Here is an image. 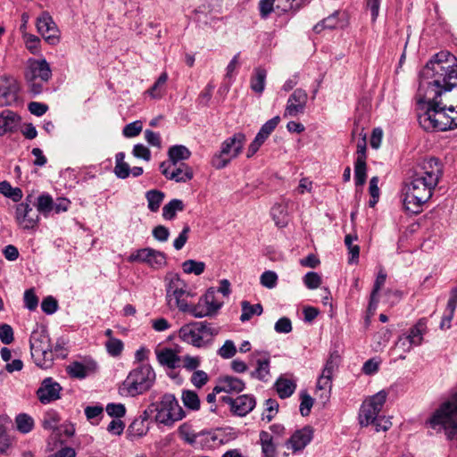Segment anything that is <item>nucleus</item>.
<instances>
[{
  "label": "nucleus",
  "instance_id": "nucleus-1",
  "mask_svg": "<svg viewBox=\"0 0 457 457\" xmlns=\"http://www.w3.org/2000/svg\"><path fill=\"white\" fill-rule=\"evenodd\" d=\"M418 121L426 131L457 129V58L448 51L433 55L420 72Z\"/></svg>",
  "mask_w": 457,
  "mask_h": 457
},
{
  "label": "nucleus",
  "instance_id": "nucleus-2",
  "mask_svg": "<svg viewBox=\"0 0 457 457\" xmlns=\"http://www.w3.org/2000/svg\"><path fill=\"white\" fill-rule=\"evenodd\" d=\"M426 424L436 431H444L446 439L457 447V393L440 404Z\"/></svg>",
  "mask_w": 457,
  "mask_h": 457
},
{
  "label": "nucleus",
  "instance_id": "nucleus-3",
  "mask_svg": "<svg viewBox=\"0 0 457 457\" xmlns=\"http://www.w3.org/2000/svg\"><path fill=\"white\" fill-rule=\"evenodd\" d=\"M156 396L155 391L151 393V403L147 407L151 415L155 413L154 420L156 423L172 427L175 422L185 418L186 412L173 394L166 393L159 400H156Z\"/></svg>",
  "mask_w": 457,
  "mask_h": 457
},
{
  "label": "nucleus",
  "instance_id": "nucleus-4",
  "mask_svg": "<svg viewBox=\"0 0 457 457\" xmlns=\"http://www.w3.org/2000/svg\"><path fill=\"white\" fill-rule=\"evenodd\" d=\"M156 374L148 363H141L129 371L120 390L126 396L135 397L149 391L155 383Z\"/></svg>",
  "mask_w": 457,
  "mask_h": 457
},
{
  "label": "nucleus",
  "instance_id": "nucleus-5",
  "mask_svg": "<svg viewBox=\"0 0 457 457\" xmlns=\"http://www.w3.org/2000/svg\"><path fill=\"white\" fill-rule=\"evenodd\" d=\"M435 188L425 184L415 177H411L403 187V206L407 212L418 214L422 212V206L432 196Z\"/></svg>",
  "mask_w": 457,
  "mask_h": 457
},
{
  "label": "nucleus",
  "instance_id": "nucleus-6",
  "mask_svg": "<svg viewBox=\"0 0 457 457\" xmlns=\"http://www.w3.org/2000/svg\"><path fill=\"white\" fill-rule=\"evenodd\" d=\"M218 333L219 329L207 321H198L182 326L179 337L182 341L200 348L208 345Z\"/></svg>",
  "mask_w": 457,
  "mask_h": 457
},
{
  "label": "nucleus",
  "instance_id": "nucleus-7",
  "mask_svg": "<svg viewBox=\"0 0 457 457\" xmlns=\"http://www.w3.org/2000/svg\"><path fill=\"white\" fill-rule=\"evenodd\" d=\"M29 345L31 357L36 365L43 369L50 368L54 357L47 331L45 328L33 330L29 337Z\"/></svg>",
  "mask_w": 457,
  "mask_h": 457
},
{
  "label": "nucleus",
  "instance_id": "nucleus-8",
  "mask_svg": "<svg viewBox=\"0 0 457 457\" xmlns=\"http://www.w3.org/2000/svg\"><path fill=\"white\" fill-rule=\"evenodd\" d=\"M166 298L170 308H178L186 312L188 310L187 298L193 295L186 289L187 285L177 273L167 275Z\"/></svg>",
  "mask_w": 457,
  "mask_h": 457
},
{
  "label": "nucleus",
  "instance_id": "nucleus-9",
  "mask_svg": "<svg viewBox=\"0 0 457 457\" xmlns=\"http://www.w3.org/2000/svg\"><path fill=\"white\" fill-rule=\"evenodd\" d=\"M245 142V136L241 132L228 137L221 144L220 150L213 154L211 161L212 167L217 170L225 168L233 158L237 157L242 152Z\"/></svg>",
  "mask_w": 457,
  "mask_h": 457
},
{
  "label": "nucleus",
  "instance_id": "nucleus-10",
  "mask_svg": "<svg viewBox=\"0 0 457 457\" xmlns=\"http://www.w3.org/2000/svg\"><path fill=\"white\" fill-rule=\"evenodd\" d=\"M443 164L440 160L436 157H428L418 162L412 176L436 188L443 176Z\"/></svg>",
  "mask_w": 457,
  "mask_h": 457
},
{
  "label": "nucleus",
  "instance_id": "nucleus-11",
  "mask_svg": "<svg viewBox=\"0 0 457 457\" xmlns=\"http://www.w3.org/2000/svg\"><path fill=\"white\" fill-rule=\"evenodd\" d=\"M386 400V393L382 390L362 403L359 413V423L361 427H368L377 422Z\"/></svg>",
  "mask_w": 457,
  "mask_h": 457
},
{
  "label": "nucleus",
  "instance_id": "nucleus-12",
  "mask_svg": "<svg viewBox=\"0 0 457 457\" xmlns=\"http://www.w3.org/2000/svg\"><path fill=\"white\" fill-rule=\"evenodd\" d=\"M129 262H143L152 269L159 270L167 265V256L163 252L145 247L136 250L129 257Z\"/></svg>",
  "mask_w": 457,
  "mask_h": 457
},
{
  "label": "nucleus",
  "instance_id": "nucleus-13",
  "mask_svg": "<svg viewBox=\"0 0 457 457\" xmlns=\"http://www.w3.org/2000/svg\"><path fill=\"white\" fill-rule=\"evenodd\" d=\"M220 401L229 405L233 415L239 417L247 415L256 404L255 398L251 395H242L237 398L224 395L220 397Z\"/></svg>",
  "mask_w": 457,
  "mask_h": 457
},
{
  "label": "nucleus",
  "instance_id": "nucleus-14",
  "mask_svg": "<svg viewBox=\"0 0 457 457\" xmlns=\"http://www.w3.org/2000/svg\"><path fill=\"white\" fill-rule=\"evenodd\" d=\"M20 86L12 77H0V106H11L19 102Z\"/></svg>",
  "mask_w": 457,
  "mask_h": 457
},
{
  "label": "nucleus",
  "instance_id": "nucleus-15",
  "mask_svg": "<svg viewBox=\"0 0 457 457\" xmlns=\"http://www.w3.org/2000/svg\"><path fill=\"white\" fill-rule=\"evenodd\" d=\"M179 433L180 437L190 445H194L196 443L197 437H202L201 444L207 447H214L222 442V440H219L217 435L212 432H202L196 435L190 430L187 424H183L179 427Z\"/></svg>",
  "mask_w": 457,
  "mask_h": 457
},
{
  "label": "nucleus",
  "instance_id": "nucleus-16",
  "mask_svg": "<svg viewBox=\"0 0 457 457\" xmlns=\"http://www.w3.org/2000/svg\"><path fill=\"white\" fill-rule=\"evenodd\" d=\"M62 387L53 378L48 377L42 380L37 390V396L43 404H47L61 398Z\"/></svg>",
  "mask_w": 457,
  "mask_h": 457
},
{
  "label": "nucleus",
  "instance_id": "nucleus-17",
  "mask_svg": "<svg viewBox=\"0 0 457 457\" xmlns=\"http://www.w3.org/2000/svg\"><path fill=\"white\" fill-rule=\"evenodd\" d=\"M171 165L168 162H162L159 166L160 171L167 179L174 180L178 183H185L193 179V170L187 164L180 162L176 169L170 171Z\"/></svg>",
  "mask_w": 457,
  "mask_h": 457
},
{
  "label": "nucleus",
  "instance_id": "nucleus-18",
  "mask_svg": "<svg viewBox=\"0 0 457 457\" xmlns=\"http://www.w3.org/2000/svg\"><path fill=\"white\" fill-rule=\"evenodd\" d=\"M37 29L48 44L54 46L59 43V29L48 13H43L37 18Z\"/></svg>",
  "mask_w": 457,
  "mask_h": 457
},
{
  "label": "nucleus",
  "instance_id": "nucleus-19",
  "mask_svg": "<svg viewBox=\"0 0 457 457\" xmlns=\"http://www.w3.org/2000/svg\"><path fill=\"white\" fill-rule=\"evenodd\" d=\"M279 121H280V117L275 116L272 119L266 121L262 126L259 132L257 133L254 139L250 144V145L247 149V153H246L247 158H251L253 155H254L257 153V151L260 149L262 145L265 142V140L269 137V136L277 128Z\"/></svg>",
  "mask_w": 457,
  "mask_h": 457
},
{
  "label": "nucleus",
  "instance_id": "nucleus-20",
  "mask_svg": "<svg viewBox=\"0 0 457 457\" xmlns=\"http://www.w3.org/2000/svg\"><path fill=\"white\" fill-rule=\"evenodd\" d=\"M52 77V71L46 59L32 60L29 62L25 78L27 80L39 79L41 82H47Z\"/></svg>",
  "mask_w": 457,
  "mask_h": 457
},
{
  "label": "nucleus",
  "instance_id": "nucleus-21",
  "mask_svg": "<svg viewBox=\"0 0 457 457\" xmlns=\"http://www.w3.org/2000/svg\"><path fill=\"white\" fill-rule=\"evenodd\" d=\"M97 369V363L93 360L85 362L75 361L66 367V372L72 378L84 379L96 373Z\"/></svg>",
  "mask_w": 457,
  "mask_h": 457
},
{
  "label": "nucleus",
  "instance_id": "nucleus-22",
  "mask_svg": "<svg viewBox=\"0 0 457 457\" xmlns=\"http://www.w3.org/2000/svg\"><path fill=\"white\" fill-rule=\"evenodd\" d=\"M313 429L310 426H305L293 433L287 440V445H290L294 453L302 452L312 440Z\"/></svg>",
  "mask_w": 457,
  "mask_h": 457
},
{
  "label": "nucleus",
  "instance_id": "nucleus-23",
  "mask_svg": "<svg viewBox=\"0 0 457 457\" xmlns=\"http://www.w3.org/2000/svg\"><path fill=\"white\" fill-rule=\"evenodd\" d=\"M307 101V93L301 88L295 89L287 98V115L297 116L303 113Z\"/></svg>",
  "mask_w": 457,
  "mask_h": 457
},
{
  "label": "nucleus",
  "instance_id": "nucleus-24",
  "mask_svg": "<svg viewBox=\"0 0 457 457\" xmlns=\"http://www.w3.org/2000/svg\"><path fill=\"white\" fill-rule=\"evenodd\" d=\"M151 413L147 408L136 418L128 428V434L131 437H141L149 430V418Z\"/></svg>",
  "mask_w": 457,
  "mask_h": 457
},
{
  "label": "nucleus",
  "instance_id": "nucleus-25",
  "mask_svg": "<svg viewBox=\"0 0 457 457\" xmlns=\"http://www.w3.org/2000/svg\"><path fill=\"white\" fill-rule=\"evenodd\" d=\"M156 359L160 365L174 370L179 367L181 361L180 356L177 352L169 347L155 350Z\"/></svg>",
  "mask_w": 457,
  "mask_h": 457
},
{
  "label": "nucleus",
  "instance_id": "nucleus-26",
  "mask_svg": "<svg viewBox=\"0 0 457 457\" xmlns=\"http://www.w3.org/2000/svg\"><path fill=\"white\" fill-rule=\"evenodd\" d=\"M245 387L243 380L235 377L226 376L220 379L219 384L214 386V391L233 394L242 392Z\"/></svg>",
  "mask_w": 457,
  "mask_h": 457
},
{
  "label": "nucleus",
  "instance_id": "nucleus-27",
  "mask_svg": "<svg viewBox=\"0 0 457 457\" xmlns=\"http://www.w3.org/2000/svg\"><path fill=\"white\" fill-rule=\"evenodd\" d=\"M20 117L11 110H4L0 113V137L15 131L20 123Z\"/></svg>",
  "mask_w": 457,
  "mask_h": 457
},
{
  "label": "nucleus",
  "instance_id": "nucleus-28",
  "mask_svg": "<svg viewBox=\"0 0 457 457\" xmlns=\"http://www.w3.org/2000/svg\"><path fill=\"white\" fill-rule=\"evenodd\" d=\"M457 307V287H453L450 291V297L447 302L445 311L443 314L439 328L443 330L451 328L452 320Z\"/></svg>",
  "mask_w": 457,
  "mask_h": 457
},
{
  "label": "nucleus",
  "instance_id": "nucleus-29",
  "mask_svg": "<svg viewBox=\"0 0 457 457\" xmlns=\"http://www.w3.org/2000/svg\"><path fill=\"white\" fill-rule=\"evenodd\" d=\"M260 442L264 457H277V445L279 444L278 436L262 430L260 432Z\"/></svg>",
  "mask_w": 457,
  "mask_h": 457
},
{
  "label": "nucleus",
  "instance_id": "nucleus-30",
  "mask_svg": "<svg viewBox=\"0 0 457 457\" xmlns=\"http://www.w3.org/2000/svg\"><path fill=\"white\" fill-rule=\"evenodd\" d=\"M10 422L7 416H0V454L6 453L12 445V437L8 433Z\"/></svg>",
  "mask_w": 457,
  "mask_h": 457
},
{
  "label": "nucleus",
  "instance_id": "nucleus-31",
  "mask_svg": "<svg viewBox=\"0 0 457 457\" xmlns=\"http://www.w3.org/2000/svg\"><path fill=\"white\" fill-rule=\"evenodd\" d=\"M190 156V150L183 145H172L168 150L169 164L173 166H177L182 161L188 160Z\"/></svg>",
  "mask_w": 457,
  "mask_h": 457
},
{
  "label": "nucleus",
  "instance_id": "nucleus-32",
  "mask_svg": "<svg viewBox=\"0 0 457 457\" xmlns=\"http://www.w3.org/2000/svg\"><path fill=\"white\" fill-rule=\"evenodd\" d=\"M266 77L267 72L263 68H254L250 79V87L254 93L261 95L264 91Z\"/></svg>",
  "mask_w": 457,
  "mask_h": 457
},
{
  "label": "nucleus",
  "instance_id": "nucleus-33",
  "mask_svg": "<svg viewBox=\"0 0 457 457\" xmlns=\"http://www.w3.org/2000/svg\"><path fill=\"white\" fill-rule=\"evenodd\" d=\"M428 331V320L426 318L420 319L409 330L410 336L412 337V343L419 344L420 345L423 343L424 335Z\"/></svg>",
  "mask_w": 457,
  "mask_h": 457
},
{
  "label": "nucleus",
  "instance_id": "nucleus-34",
  "mask_svg": "<svg viewBox=\"0 0 457 457\" xmlns=\"http://www.w3.org/2000/svg\"><path fill=\"white\" fill-rule=\"evenodd\" d=\"M185 204L180 199H172L162 208V217L166 220H172L176 217L177 212H182Z\"/></svg>",
  "mask_w": 457,
  "mask_h": 457
},
{
  "label": "nucleus",
  "instance_id": "nucleus-35",
  "mask_svg": "<svg viewBox=\"0 0 457 457\" xmlns=\"http://www.w3.org/2000/svg\"><path fill=\"white\" fill-rule=\"evenodd\" d=\"M125 154L123 152H119L115 155V167H114V174L117 178L125 179L130 174V167L124 161Z\"/></svg>",
  "mask_w": 457,
  "mask_h": 457
},
{
  "label": "nucleus",
  "instance_id": "nucleus-36",
  "mask_svg": "<svg viewBox=\"0 0 457 457\" xmlns=\"http://www.w3.org/2000/svg\"><path fill=\"white\" fill-rule=\"evenodd\" d=\"M164 197L165 195L161 190L151 189L147 191L145 193V198L147 200L148 209L153 212H156L159 210Z\"/></svg>",
  "mask_w": 457,
  "mask_h": 457
},
{
  "label": "nucleus",
  "instance_id": "nucleus-37",
  "mask_svg": "<svg viewBox=\"0 0 457 457\" xmlns=\"http://www.w3.org/2000/svg\"><path fill=\"white\" fill-rule=\"evenodd\" d=\"M181 400L184 406L190 411H198L201 406V402L198 395L193 391L185 389L182 391Z\"/></svg>",
  "mask_w": 457,
  "mask_h": 457
},
{
  "label": "nucleus",
  "instance_id": "nucleus-38",
  "mask_svg": "<svg viewBox=\"0 0 457 457\" xmlns=\"http://www.w3.org/2000/svg\"><path fill=\"white\" fill-rule=\"evenodd\" d=\"M338 15L339 12L336 11L327 18H324L322 21L318 22L313 27V31L317 34H320L324 29H334L338 25Z\"/></svg>",
  "mask_w": 457,
  "mask_h": 457
},
{
  "label": "nucleus",
  "instance_id": "nucleus-39",
  "mask_svg": "<svg viewBox=\"0 0 457 457\" xmlns=\"http://www.w3.org/2000/svg\"><path fill=\"white\" fill-rule=\"evenodd\" d=\"M201 299L204 303L206 310L210 312V316L215 314L222 306L221 303L215 300V290L212 287L209 288Z\"/></svg>",
  "mask_w": 457,
  "mask_h": 457
},
{
  "label": "nucleus",
  "instance_id": "nucleus-40",
  "mask_svg": "<svg viewBox=\"0 0 457 457\" xmlns=\"http://www.w3.org/2000/svg\"><path fill=\"white\" fill-rule=\"evenodd\" d=\"M168 80L167 72H162L154 85L146 91L153 98H161L165 91V84Z\"/></svg>",
  "mask_w": 457,
  "mask_h": 457
},
{
  "label": "nucleus",
  "instance_id": "nucleus-41",
  "mask_svg": "<svg viewBox=\"0 0 457 457\" xmlns=\"http://www.w3.org/2000/svg\"><path fill=\"white\" fill-rule=\"evenodd\" d=\"M358 239L357 235L348 234L345 237V245L348 249L350 257L348 262L353 264L358 262L360 255V247L354 245L353 242Z\"/></svg>",
  "mask_w": 457,
  "mask_h": 457
},
{
  "label": "nucleus",
  "instance_id": "nucleus-42",
  "mask_svg": "<svg viewBox=\"0 0 457 457\" xmlns=\"http://www.w3.org/2000/svg\"><path fill=\"white\" fill-rule=\"evenodd\" d=\"M17 430L28 434L34 428V420L27 413H20L15 418Z\"/></svg>",
  "mask_w": 457,
  "mask_h": 457
},
{
  "label": "nucleus",
  "instance_id": "nucleus-43",
  "mask_svg": "<svg viewBox=\"0 0 457 457\" xmlns=\"http://www.w3.org/2000/svg\"><path fill=\"white\" fill-rule=\"evenodd\" d=\"M262 312V306L260 303L251 304L247 301L242 302V313L240 320L242 322L249 320L253 315H261Z\"/></svg>",
  "mask_w": 457,
  "mask_h": 457
},
{
  "label": "nucleus",
  "instance_id": "nucleus-44",
  "mask_svg": "<svg viewBox=\"0 0 457 457\" xmlns=\"http://www.w3.org/2000/svg\"><path fill=\"white\" fill-rule=\"evenodd\" d=\"M59 422V414L55 411L51 410L44 414L42 426L45 429L55 431L58 429Z\"/></svg>",
  "mask_w": 457,
  "mask_h": 457
},
{
  "label": "nucleus",
  "instance_id": "nucleus-45",
  "mask_svg": "<svg viewBox=\"0 0 457 457\" xmlns=\"http://www.w3.org/2000/svg\"><path fill=\"white\" fill-rule=\"evenodd\" d=\"M270 374V361L268 359L265 360H258L257 361V368L251 372V377L253 378H257L262 381H267V377Z\"/></svg>",
  "mask_w": 457,
  "mask_h": 457
},
{
  "label": "nucleus",
  "instance_id": "nucleus-46",
  "mask_svg": "<svg viewBox=\"0 0 457 457\" xmlns=\"http://www.w3.org/2000/svg\"><path fill=\"white\" fill-rule=\"evenodd\" d=\"M316 388L317 393H320V398L327 401L330 396L332 380L320 375L318 378Z\"/></svg>",
  "mask_w": 457,
  "mask_h": 457
},
{
  "label": "nucleus",
  "instance_id": "nucleus-47",
  "mask_svg": "<svg viewBox=\"0 0 457 457\" xmlns=\"http://www.w3.org/2000/svg\"><path fill=\"white\" fill-rule=\"evenodd\" d=\"M367 179V164L366 162H354V180L356 187H361Z\"/></svg>",
  "mask_w": 457,
  "mask_h": 457
},
{
  "label": "nucleus",
  "instance_id": "nucleus-48",
  "mask_svg": "<svg viewBox=\"0 0 457 457\" xmlns=\"http://www.w3.org/2000/svg\"><path fill=\"white\" fill-rule=\"evenodd\" d=\"M37 212L47 214L54 209V201L49 194H42L37 199Z\"/></svg>",
  "mask_w": 457,
  "mask_h": 457
},
{
  "label": "nucleus",
  "instance_id": "nucleus-49",
  "mask_svg": "<svg viewBox=\"0 0 457 457\" xmlns=\"http://www.w3.org/2000/svg\"><path fill=\"white\" fill-rule=\"evenodd\" d=\"M183 271L187 274L201 275L205 269L204 262L187 260L182 263Z\"/></svg>",
  "mask_w": 457,
  "mask_h": 457
},
{
  "label": "nucleus",
  "instance_id": "nucleus-50",
  "mask_svg": "<svg viewBox=\"0 0 457 457\" xmlns=\"http://www.w3.org/2000/svg\"><path fill=\"white\" fill-rule=\"evenodd\" d=\"M285 205L282 204H276L272 206L270 210V214L272 219L274 220L276 225L279 228H284L286 226V212H285Z\"/></svg>",
  "mask_w": 457,
  "mask_h": 457
},
{
  "label": "nucleus",
  "instance_id": "nucleus-51",
  "mask_svg": "<svg viewBox=\"0 0 457 457\" xmlns=\"http://www.w3.org/2000/svg\"><path fill=\"white\" fill-rule=\"evenodd\" d=\"M105 347L111 356L118 357L121 354L124 345L120 339L110 337L105 343Z\"/></svg>",
  "mask_w": 457,
  "mask_h": 457
},
{
  "label": "nucleus",
  "instance_id": "nucleus-52",
  "mask_svg": "<svg viewBox=\"0 0 457 457\" xmlns=\"http://www.w3.org/2000/svg\"><path fill=\"white\" fill-rule=\"evenodd\" d=\"M300 406L299 411L302 416H308L311 412V410L313 406V399L312 397L305 391H302L300 393Z\"/></svg>",
  "mask_w": 457,
  "mask_h": 457
},
{
  "label": "nucleus",
  "instance_id": "nucleus-53",
  "mask_svg": "<svg viewBox=\"0 0 457 457\" xmlns=\"http://www.w3.org/2000/svg\"><path fill=\"white\" fill-rule=\"evenodd\" d=\"M186 312H189L195 318H204L210 316V312L206 310V306L201 298L199 299L197 304L192 306L188 304V310H187Z\"/></svg>",
  "mask_w": 457,
  "mask_h": 457
},
{
  "label": "nucleus",
  "instance_id": "nucleus-54",
  "mask_svg": "<svg viewBox=\"0 0 457 457\" xmlns=\"http://www.w3.org/2000/svg\"><path fill=\"white\" fill-rule=\"evenodd\" d=\"M217 353L223 359H230L237 353V347L232 340H226Z\"/></svg>",
  "mask_w": 457,
  "mask_h": 457
},
{
  "label": "nucleus",
  "instance_id": "nucleus-55",
  "mask_svg": "<svg viewBox=\"0 0 457 457\" xmlns=\"http://www.w3.org/2000/svg\"><path fill=\"white\" fill-rule=\"evenodd\" d=\"M278 403L275 399L269 398L265 401V412L262 413V420L270 421L278 412Z\"/></svg>",
  "mask_w": 457,
  "mask_h": 457
},
{
  "label": "nucleus",
  "instance_id": "nucleus-56",
  "mask_svg": "<svg viewBox=\"0 0 457 457\" xmlns=\"http://www.w3.org/2000/svg\"><path fill=\"white\" fill-rule=\"evenodd\" d=\"M143 126L140 120H136L127 124L122 130L124 137H134L140 134Z\"/></svg>",
  "mask_w": 457,
  "mask_h": 457
},
{
  "label": "nucleus",
  "instance_id": "nucleus-57",
  "mask_svg": "<svg viewBox=\"0 0 457 457\" xmlns=\"http://www.w3.org/2000/svg\"><path fill=\"white\" fill-rule=\"evenodd\" d=\"M303 283L309 289H316L320 286L321 277L317 272H307L303 277Z\"/></svg>",
  "mask_w": 457,
  "mask_h": 457
},
{
  "label": "nucleus",
  "instance_id": "nucleus-58",
  "mask_svg": "<svg viewBox=\"0 0 457 457\" xmlns=\"http://www.w3.org/2000/svg\"><path fill=\"white\" fill-rule=\"evenodd\" d=\"M278 276L274 271H264L260 278L261 284L267 288H273L277 285Z\"/></svg>",
  "mask_w": 457,
  "mask_h": 457
},
{
  "label": "nucleus",
  "instance_id": "nucleus-59",
  "mask_svg": "<svg viewBox=\"0 0 457 457\" xmlns=\"http://www.w3.org/2000/svg\"><path fill=\"white\" fill-rule=\"evenodd\" d=\"M105 410L109 416L116 419H120L126 414V408L122 403H108Z\"/></svg>",
  "mask_w": 457,
  "mask_h": 457
},
{
  "label": "nucleus",
  "instance_id": "nucleus-60",
  "mask_svg": "<svg viewBox=\"0 0 457 457\" xmlns=\"http://www.w3.org/2000/svg\"><path fill=\"white\" fill-rule=\"evenodd\" d=\"M24 305L29 311H34L38 305V298L36 295L34 289L30 288L24 293Z\"/></svg>",
  "mask_w": 457,
  "mask_h": 457
},
{
  "label": "nucleus",
  "instance_id": "nucleus-61",
  "mask_svg": "<svg viewBox=\"0 0 457 457\" xmlns=\"http://www.w3.org/2000/svg\"><path fill=\"white\" fill-rule=\"evenodd\" d=\"M14 339L13 329L8 324L0 325V340L4 345H10Z\"/></svg>",
  "mask_w": 457,
  "mask_h": 457
},
{
  "label": "nucleus",
  "instance_id": "nucleus-62",
  "mask_svg": "<svg viewBox=\"0 0 457 457\" xmlns=\"http://www.w3.org/2000/svg\"><path fill=\"white\" fill-rule=\"evenodd\" d=\"M41 309L46 314H54L58 309V303L53 296H47L43 299Z\"/></svg>",
  "mask_w": 457,
  "mask_h": 457
},
{
  "label": "nucleus",
  "instance_id": "nucleus-63",
  "mask_svg": "<svg viewBox=\"0 0 457 457\" xmlns=\"http://www.w3.org/2000/svg\"><path fill=\"white\" fill-rule=\"evenodd\" d=\"M132 154L136 158L143 159L146 162L151 160V152L143 144L135 145L132 150Z\"/></svg>",
  "mask_w": 457,
  "mask_h": 457
},
{
  "label": "nucleus",
  "instance_id": "nucleus-64",
  "mask_svg": "<svg viewBox=\"0 0 457 457\" xmlns=\"http://www.w3.org/2000/svg\"><path fill=\"white\" fill-rule=\"evenodd\" d=\"M191 383L197 388L203 387L208 381V375L204 370L194 371L191 377Z\"/></svg>",
  "mask_w": 457,
  "mask_h": 457
}]
</instances>
